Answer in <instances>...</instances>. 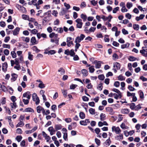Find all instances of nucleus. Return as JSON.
I'll list each match as a JSON object with an SVG mask.
<instances>
[{
  "mask_svg": "<svg viewBox=\"0 0 147 147\" xmlns=\"http://www.w3.org/2000/svg\"><path fill=\"white\" fill-rule=\"evenodd\" d=\"M32 98L33 101L35 102V104L36 105H38L39 103V99L36 93H34L33 94Z\"/></svg>",
  "mask_w": 147,
  "mask_h": 147,
  "instance_id": "obj_1",
  "label": "nucleus"
},
{
  "mask_svg": "<svg viewBox=\"0 0 147 147\" xmlns=\"http://www.w3.org/2000/svg\"><path fill=\"white\" fill-rule=\"evenodd\" d=\"M113 65L114 67L113 70L115 73H116L117 71V70H119L120 69V64L118 62H115L113 63Z\"/></svg>",
  "mask_w": 147,
  "mask_h": 147,
  "instance_id": "obj_2",
  "label": "nucleus"
},
{
  "mask_svg": "<svg viewBox=\"0 0 147 147\" xmlns=\"http://www.w3.org/2000/svg\"><path fill=\"white\" fill-rule=\"evenodd\" d=\"M75 22L77 23L76 24L77 28H82L83 25L82 20L80 18H78L75 20Z\"/></svg>",
  "mask_w": 147,
  "mask_h": 147,
  "instance_id": "obj_3",
  "label": "nucleus"
},
{
  "mask_svg": "<svg viewBox=\"0 0 147 147\" xmlns=\"http://www.w3.org/2000/svg\"><path fill=\"white\" fill-rule=\"evenodd\" d=\"M85 37V36L83 34H81L80 36H77L76 38L75 42H78L79 43Z\"/></svg>",
  "mask_w": 147,
  "mask_h": 147,
  "instance_id": "obj_4",
  "label": "nucleus"
},
{
  "mask_svg": "<svg viewBox=\"0 0 147 147\" xmlns=\"http://www.w3.org/2000/svg\"><path fill=\"white\" fill-rule=\"evenodd\" d=\"M112 131H115L116 134H120L121 132L120 129L119 127H116L115 126H112Z\"/></svg>",
  "mask_w": 147,
  "mask_h": 147,
  "instance_id": "obj_5",
  "label": "nucleus"
},
{
  "mask_svg": "<svg viewBox=\"0 0 147 147\" xmlns=\"http://www.w3.org/2000/svg\"><path fill=\"white\" fill-rule=\"evenodd\" d=\"M101 62L100 61H97L95 60L92 63L93 64H94L95 65V68L96 69L100 68L101 66Z\"/></svg>",
  "mask_w": 147,
  "mask_h": 147,
  "instance_id": "obj_6",
  "label": "nucleus"
},
{
  "mask_svg": "<svg viewBox=\"0 0 147 147\" xmlns=\"http://www.w3.org/2000/svg\"><path fill=\"white\" fill-rule=\"evenodd\" d=\"M90 121L89 119H86L85 120H82L80 122V124L81 125L85 126L87 125V124L90 123Z\"/></svg>",
  "mask_w": 147,
  "mask_h": 147,
  "instance_id": "obj_7",
  "label": "nucleus"
},
{
  "mask_svg": "<svg viewBox=\"0 0 147 147\" xmlns=\"http://www.w3.org/2000/svg\"><path fill=\"white\" fill-rule=\"evenodd\" d=\"M37 111L38 113H40L42 112L43 115L45 113V109L40 106H38L36 108Z\"/></svg>",
  "mask_w": 147,
  "mask_h": 147,
  "instance_id": "obj_8",
  "label": "nucleus"
},
{
  "mask_svg": "<svg viewBox=\"0 0 147 147\" xmlns=\"http://www.w3.org/2000/svg\"><path fill=\"white\" fill-rule=\"evenodd\" d=\"M31 96V94L30 93V92L28 91L24 93L23 95V97H26L28 99H30Z\"/></svg>",
  "mask_w": 147,
  "mask_h": 147,
  "instance_id": "obj_9",
  "label": "nucleus"
},
{
  "mask_svg": "<svg viewBox=\"0 0 147 147\" xmlns=\"http://www.w3.org/2000/svg\"><path fill=\"white\" fill-rule=\"evenodd\" d=\"M53 29L54 31H57L59 33H63V28L61 27L57 28L56 27H54Z\"/></svg>",
  "mask_w": 147,
  "mask_h": 147,
  "instance_id": "obj_10",
  "label": "nucleus"
},
{
  "mask_svg": "<svg viewBox=\"0 0 147 147\" xmlns=\"http://www.w3.org/2000/svg\"><path fill=\"white\" fill-rule=\"evenodd\" d=\"M20 28L19 27L16 28L13 30V34L14 36L18 35L19 32Z\"/></svg>",
  "mask_w": 147,
  "mask_h": 147,
  "instance_id": "obj_11",
  "label": "nucleus"
},
{
  "mask_svg": "<svg viewBox=\"0 0 147 147\" xmlns=\"http://www.w3.org/2000/svg\"><path fill=\"white\" fill-rule=\"evenodd\" d=\"M48 131L50 132V135H52L55 133V131L53 127H50L48 129Z\"/></svg>",
  "mask_w": 147,
  "mask_h": 147,
  "instance_id": "obj_12",
  "label": "nucleus"
},
{
  "mask_svg": "<svg viewBox=\"0 0 147 147\" xmlns=\"http://www.w3.org/2000/svg\"><path fill=\"white\" fill-rule=\"evenodd\" d=\"M7 64L6 62L3 63L2 64V69L3 71L5 72L7 71Z\"/></svg>",
  "mask_w": 147,
  "mask_h": 147,
  "instance_id": "obj_13",
  "label": "nucleus"
},
{
  "mask_svg": "<svg viewBox=\"0 0 147 147\" xmlns=\"http://www.w3.org/2000/svg\"><path fill=\"white\" fill-rule=\"evenodd\" d=\"M106 111L110 113V114L111 115H113L114 114V113L113 112V109L111 107H107L106 108Z\"/></svg>",
  "mask_w": 147,
  "mask_h": 147,
  "instance_id": "obj_14",
  "label": "nucleus"
},
{
  "mask_svg": "<svg viewBox=\"0 0 147 147\" xmlns=\"http://www.w3.org/2000/svg\"><path fill=\"white\" fill-rule=\"evenodd\" d=\"M10 105L11 107V110L14 109L17 107V105L16 102L11 103L10 104Z\"/></svg>",
  "mask_w": 147,
  "mask_h": 147,
  "instance_id": "obj_15",
  "label": "nucleus"
},
{
  "mask_svg": "<svg viewBox=\"0 0 147 147\" xmlns=\"http://www.w3.org/2000/svg\"><path fill=\"white\" fill-rule=\"evenodd\" d=\"M140 53L144 57H147V51H146L144 49L140 50Z\"/></svg>",
  "mask_w": 147,
  "mask_h": 147,
  "instance_id": "obj_16",
  "label": "nucleus"
},
{
  "mask_svg": "<svg viewBox=\"0 0 147 147\" xmlns=\"http://www.w3.org/2000/svg\"><path fill=\"white\" fill-rule=\"evenodd\" d=\"M129 112V110L127 109H123L121 110V113L123 114H128Z\"/></svg>",
  "mask_w": 147,
  "mask_h": 147,
  "instance_id": "obj_17",
  "label": "nucleus"
},
{
  "mask_svg": "<svg viewBox=\"0 0 147 147\" xmlns=\"http://www.w3.org/2000/svg\"><path fill=\"white\" fill-rule=\"evenodd\" d=\"M11 76H12L11 80L13 81H14L16 80L18 77V75L15 73L11 74Z\"/></svg>",
  "mask_w": 147,
  "mask_h": 147,
  "instance_id": "obj_18",
  "label": "nucleus"
},
{
  "mask_svg": "<svg viewBox=\"0 0 147 147\" xmlns=\"http://www.w3.org/2000/svg\"><path fill=\"white\" fill-rule=\"evenodd\" d=\"M145 15L144 14H141L139 16H137L136 18V20L137 21H139L140 20L142 19L144 17Z\"/></svg>",
  "mask_w": 147,
  "mask_h": 147,
  "instance_id": "obj_19",
  "label": "nucleus"
},
{
  "mask_svg": "<svg viewBox=\"0 0 147 147\" xmlns=\"http://www.w3.org/2000/svg\"><path fill=\"white\" fill-rule=\"evenodd\" d=\"M24 111L25 112H29L31 113H34V112L33 109L32 108L30 107H28L26 109H24Z\"/></svg>",
  "mask_w": 147,
  "mask_h": 147,
  "instance_id": "obj_20",
  "label": "nucleus"
},
{
  "mask_svg": "<svg viewBox=\"0 0 147 147\" xmlns=\"http://www.w3.org/2000/svg\"><path fill=\"white\" fill-rule=\"evenodd\" d=\"M30 42L33 45L36 44L37 43L36 38L34 37H32L31 38Z\"/></svg>",
  "mask_w": 147,
  "mask_h": 147,
  "instance_id": "obj_21",
  "label": "nucleus"
},
{
  "mask_svg": "<svg viewBox=\"0 0 147 147\" xmlns=\"http://www.w3.org/2000/svg\"><path fill=\"white\" fill-rule=\"evenodd\" d=\"M58 71L59 72L61 75H63L65 73V71L62 67L58 69Z\"/></svg>",
  "mask_w": 147,
  "mask_h": 147,
  "instance_id": "obj_22",
  "label": "nucleus"
},
{
  "mask_svg": "<svg viewBox=\"0 0 147 147\" xmlns=\"http://www.w3.org/2000/svg\"><path fill=\"white\" fill-rule=\"evenodd\" d=\"M58 36V35L57 34H55L54 32H52L49 35V37L51 38H53V37L57 38Z\"/></svg>",
  "mask_w": 147,
  "mask_h": 147,
  "instance_id": "obj_23",
  "label": "nucleus"
},
{
  "mask_svg": "<svg viewBox=\"0 0 147 147\" xmlns=\"http://www.w3.org/2000/svg\"><path fill=\"white\" fill-rule=\"evenodd\" d=\"M80 17L81 18L83 19L84 22H85L87 19V17L83 13L81 15Z\"/></svg>",
  "mask_w": 147,
  "mask_h": 147,
  "instance_id": "obj_24",
  "label": "nucleus"
},
{
  "mask_svg": "<svg viewBox=\"0 0 147 147\" xmlns=\"http://www.w3.org/2000/svg\"><path fill=\"white\" fill-rule=\"evenodd\" d=\"M24 125V123L22 121H20L16 125V127H22Z\"/></svg>",
  "mask_w": 147,
  "mask_h": 147,
  "instance_id": "obj_25",
  "label": "nucleus"
},
{
  "mask_svg": "<svg viewBox=\"0 0 147 147\" xmlns=\"http://www.w3.org/2000/svg\"><path fill=\"white\" fill-rule=\"evenodd\" d=\"M111 141L110 140V138L107 139L105 142V144L107 146H109L111 143Z\"/></svg>",
  "mask_w": 147,
  "mask_h": 147,
  "instance_id": "obj_26",
  "label": "nucleus"
},
{
  "mask_svg": "<svg viewBox=\"0 0 147 147\" xmlns=\"http://www.w3.org/2000/svg\"><path fill=\"white\" fill-rule=\"evenodd\" d=\"M62 126L61 125H56L55 126L56 130H60L62 128Z\"/></svg>",
  "mask_w": 147,
  "mask_h": 147,
  "instance_id": "obj_27",
  "label": "nucleus"
},
{
  "mask_svg": "<svg viewBox=\"0 0 147 147\" xmlns=\"http://www.w3.org/2000/svg\"><path fill=\"white\" fill-rule=\"evenodd\" d=\"M129 46V44L128 43H127L125 44L122 45H121V48L122 49H124L126 48H127Z\"/></svg>",
  "mask_w": 147,
  "mask_h": 147,
  "instance_id": "obj_28",
  "label": "nucleus"
},
{
  "mask_svg": "<svg viewBox=\"0 0 147 147\" xmlns=\"http://www.w3.org/2000/svg\"><path fill=\"white\" fill-rule=\"evenodd\" d=\"M123 138V134H120L119 136H117L115 137V139L117 140H120L122 139Z\"/></svg>",
  "mask_w": 147,
  "mask_h": 147,
  "instance_id": "obj_29",
  "label": "nucleus"
},
{
  "mask_svg": "<svg viewBox=\"0 0 147 147\" xmlns=\"http://www.w3.org/2000/svg\"><path fill=\"white\" fill-rule=\"evenodd\" d=\"M89 72L91 73H93L95 70L94 66H90L89 68Z\"/></svg>",
  "mask_w": 147,
  "mask_h": 147,
  "instance_id": "obj_30",
  "label": "nucleus"
},
{
  "mask_svg": "<svg viewBox=\"0 0 147 147\" xmlns=\"http://www.w3.org/2000/svg\"><path fill=\"white\" fill-rule=\"evenodd\" d=\"M105 117L106 115L105 114L103 113H101L100 116V120L102 121H103L104 120Z\"/></svg>",
  "mask_w": 147,
  "mask_h": 147,
  "instance_id": "obj_31",
  "label": "nucleus"
},
{
  "mask_svg": "<svg viewBox=\"0 0 147 147\" xmlns=\"http://www.w3.org/2000/svg\"><path fill=\"white\" fill-rule=\"evenodd\" d=\"M136 59L137 58L132 56H129L128 58V59L130 61H133L136 60Z\"/></svg>",
  "mask_w": 147,
  "mask_h": 147,
  "instance_id": "obj_32",
  "label": "nucleus"
},
{
  "mask_svg": "<svg viewBox=\"0 0 147 147\" xmlns=\"http://www.w3.org/2000/svg\"><path fill=\"white\" fill-rule=\"evenodd\" d=\"M90 113L92 115H94L95 114V110L94 109L91 108L89 110Z\"/></svg>",
  "mask_w": 147,
  "mask_h": 147,
  "instance_id": "obj_33",
  "label": "nucleus"
},
{
  "mask_svg": "<svg viewBox=\"0 0 147 147\" xmlns=\"http://www.w3.org/2000/svg\"><path fill=\"white\" fill-rule=\"evenodd\" d=\"M112 91L117 93L119 96H121V92L119 90L116 88H114L112 89Z\"/></svg>",
  "mask_w": 147,
  "mask_h": 147,
  "instance_id": "obj_34",
  "label": "nucleus"
},
{
  "mask_svg": "<svg viewBox=\"0 0 147 147\" xmlns=\"http://www.w3.org/2000/svg\"><path fill=\"white\" fill-rule=\"evenodd\" d=\"M37 1V0H32L31 1L29 2L28 4L30 5H34L36 3Z\"/></svg>",
  "mask_w": 147,
  "mask_h": 147,
  "instance_id": "obj_35",
  "label": "nucleus"
},
{
  "mask_svg": "<svg viewBox=\"0 0 147 147\" xmlns=\"http://www.w3.org/2000/svg\"><path fill=\"white\" fill-rule=\"evenodd\" d=\"M79 116L81 119H84L85 117V114L82 112H80V113Z\"/></svg>",
  "mask_w": 147,
  "mask_h": 147,
  "instance_id": "obj_36",
  "label": "nucleus"
},
{
  "mask_svg": "<svg viewBox=\"0 0 147 147\" xmlns=\"http://www.w3.org/2000/svg\"><path fill=\"white\" fill-rule=\"evenodd\" d=\"M28 59L30 61L32 60L33 58V55L31 54V53L30 52H28Z\"/></svg>",
  "mask_w": 147,
  "mask_h": 147,
  "instance_id": "obj_37",
  "label": "nucleus"
},
{
  "mask_svg": "<svg viewBox=\"0 0 147 147\" xmlns=\"http://www.w3.org/2000/svg\"><path fill=\"white\" fill-rule=\"evenodd\" d=\"M82 72L83 76H87V71L86 69H82Z\"/></svg>",
  "mask_w": 147,
  "mask_h": 147,
  "instance_id": "obj_38",
  "label": "nucleus"
},
{
  "mask_svg": "<svg viewBox=\"0 0 147 147\" xmlns=\"http://www.w3.org/2000/svg\"><path fill=\"white\" fill-rule=\"evenodd\" d=\"M133 6V4L131 3L128 2L126 4V6L128 9H130Z\"/></svg>",
  "mask_w": 147,
  "mask_h": 147,
  "instance_id": "obj_39",
  "label": "nucleus"
},
{
  "mask_svg": "<svg viewBox=\"0 0 147 147\" xmlns=\"http://www.w3.org/2000/svg\"><path fill=\"white\" fill-rule=\"evenodd\" d=\"M118 80L120 81L124 80L125 79V78L122 75H119L118 77Z\"/></svg>",
  "mask_w": 147,
  "mask_h": 147,
  "instance_id": "obj_40",
  "label": "nucleus"
},
{
  "mask_svg": "<svg viewBox=\"0 0 147 147\" xmlns=\"http://www.w3.org/2000/svg\"><path fill=\"white\" fill-rule=\"evenodd\" d=\"M95 141L96 143L97 144L98 146H99L100 145V141L99 139L97 138H96L95 139Z\"/></svg>",
  "mask_w": 147,
  "mask_h": 147,
  "instance_id": "obj_41",
  "label": "nucleus"
},
{
  "mask_svg": "<svg viewBox=\"0 0 147 147\" xmlns=\"http://www.w3.org/2000/svg\"><path fill=\"white\" fill-rule=\"evenodd\" d=\"M140 98H144V95L143 92L141 90H140L139 92Z\"/></svg>",
  "mask_w": 147,
  "mask_h": 147,
  "instance_id": "obj_42",
  "label": "nucleus"
},
{
  "mask_svg": "<svg viewBox=\"0 0 147 147\" xmlns=\"http://www.w3.org/2000/svg\"><path fill=\"white\" fill-rule=\"evenodd\" d=\"M29 99H23L22 101L24 102V104L25 105H27L28 104L29 102Z\"/></svg>",
  "mask_w": 147,
  "mask_h": 147,
  "instance_id": "obj_43",
  "label": "nucleus"
},
{
  "mask_svg": "<svg viewBox=\"0 0 147 147\" xmlns=\"http://www.w3.org/2000/svg\"><path fill=\"white\" fill-rule=\"evenodd\" d=\"M133 28L134 29L136 30H138L139 28V26L138 25L135 24L133 25Z\"/></svg>",
  "mask_w": 147,
  "mask_h": 147,
  "instance_id": "obj_44",
  "label": "nucleus"
},
{
  "mask_svg": "<svg viewBox=\"0 0 147 147\" xmlns=\"http://www.w3.org/2000/svg\"><path fill=\"white\" fill-rule=\"evenodd\" d=\"M38 87L40 88H42L45 87V85L42 82H41V83H40L38 85Z\"/></svg>",
  "mask_w": 147,
  "mask_h": 147,
  "instance_id": "obj_45",
  "label": "nucleus"
},
{
  "mask_svg": "<svg viewBox=\"0 0 147 147\" xmlns=\"http://www.w3.org/2000/svg\"><path fill=\"white\" fill-rule=\"evenodd\" d=\"M12 57L13 58H15L16 57V54L14 51H12L11 52Z\"/></svg>",
  "mask_w": 147,
  "mask_h": 147,
  "instance_id": "obj_46",
  "label": "nucleus"
},
{
  "mask_svg": "<svg viewBox=\"0 0 147 147\" xmlns=\"http://www.w3.org/2000/svg\"><path fill=\"white\" fill-rule=\"evenodd\" d=\"M63 134V139L66 141L68 140L67 138V133H64Z\"/></svg>",
  "mask_w": 147,
  "mask_h": 147,
  "instance_id": "obj_47",
  "label": "nucleus"
},
{
  "mask_svg": "<svg viewBox=\"0 0 147 147\" xmlns=\"http://www.w3.org/2000/svg\"><path fill=\"white\" fill-rule=\"evenodd\" d=\"M130 108L132 110L135 109V105L134 103L130 104L129 105Z\"/></svg>",
  "mask_w": 147,
  "mask_h": 147,
  "instance_id": "obj_48",
  "label": "nucleus"
},
{
  "mask_svg": "<svg viewBox=\"0 0 147 147\" xmlns=\"http://www.w3.org/2000/svg\"><path fill=\"white\" fill-rule=\"evenodd\" d=\"M98 78L99 80H103L105 78L104 75L103 74L99 75Z\"/></svg>",
  "mask_w": 147,
  "mask_h": 147,
  "instance_id": "obj_49",
  "label": "nucleus"
},
{
  "mask_svg": "<svg viewBox=\"0 0 147 147\" xmlns=\"http://www.w3.org/2000/svg\"><path fill=\"white\" fill-rule=\"evenodd\" d=\"M56 53L55 51L54 50H51L49 51L47 53H48L49 55H53L55 54Z\"/></svg>",
  "mask_w": 147,
  "mask_h": 147,
  "instance_id": "obj_50",
  "label": "nucleus"
},
{
  "mask_svg": "<svg viewBox=\"0 0 147 147\" xmlns=\"http://www.w3.org/2000/svg\"><path fill=\"white\" fill-rule=\"evenodd\" d=\"M108 18V16L106 17L104 15H102L101 16V18L103 19V20L104 21H105L107 20V19Z\"/></svg>",
  "mask_w": 147,
  "mask_h": 147,
  "instance_id": "obj_51",
  "label": "nucleus"
},
{
  "mask_svg": "<svg viewBox=\"0 0 147 147\" xmlns=\"http://www.w3.org/2000/svg\"><path fill=\"white\" fill-rule=\"evenodd\" d=\"M4 108L5 109L6 112L8 113L9 115H10L11 112L9 109L6 106H5Z\"/></svg>",
  "mask_w": 147,
  "mask_h": 147,
  "instance_id": "obj_52",
  "label": "nucleus"
},
{
  "mask_svg": "<svg viewBox=\"0 0 147 147\" xmlns=\"http://www.w3.org/2000/svg\"><path fill=\"white\" fill-rule=\"evenodd\" d=\"M22 18L25 20H28L29 16H28L25 14H23L22 16Z\"/></svg>",
  "mask_w": 147,
  "mask_h": 147,
  "instance_id": "obj_53",
  "label": "nucleus"
},
{
  "mask_svg": "<svg viewBox=\"0 0 147 147\" xmlns=\"http://www.w3.org/2000/svg\"><path fill=\"white\" fill-rule=\"evenodd\" d=\"M16 132L19 134H21L22 133V131L21 129L18 128L16 130Z\"/></svg>",
  "mask_w": 147,
  "mask_h": 147,
  "instance_id": "obj_54",
  "label": "nucleus"
},
{
  "mask_svg": "<svg viewBox=\"0 0 147 147\" xmlns=\"http://www.w3.org/2000/svg\"><path fill=\"white\" fill-rule=\"evenodd\" d=\"M104 40L105 42H109V36L107 35H105L104 38Z\"/></svg>",
  "mask_w": 147,
  "mask_h": 147,
  "instance_id": "obj_55",
  "label": "nucleus"
},
{
  "mask_svg": "<svg viewBox=\"0 0 147 147\" xmlns=\"http://www.w3.org/2000/svg\"><path fill=\"white\" fill-rule=\"evenodd\" d=\"M122 32L123 34H124L125 35L128 34V32L125 29L123 28L122 30Z\"/></svg>",
  "mask_w": 147,
  "mask_h": 147,
  "instance_id": "obj_56",
  "label": "nucleus"
},
{
  "mask_svg": "<svg viewBox=\"0 0 147 147\" xmlns=\"http://www.w3.org/2000/svg\"><path fill=\"white\" fill-rule=\"evenodd\" d=\"M119 9V7H116L115 8H114L113 10V13H116L117 11H118Z\"/></svg>",
  "mask_w": 147,
  "mask_h": 147,
  "instance_id": "obj_57",
  "label": "nucleus"
},
{
  "mask_svg": "<svg viewBox=\"0 0 147 147\" xmlns=\"http://www.w3.org/2000/svg\"><path fill=\"white\" fill-rule=\"evenodd\" d=\"M22 138V137L20 136H17L16 138V140L18 142H20L21 141Z\"/></svg>",
  "mask_w": 147,
  "mask_h": 147,
  "instance_id": "obj_58",
  "label": "nucleus"
},
{
  "mask_svg": "<svg viewBox=\"0 0 147 147\" xmlns=\"http://www.w3.org/2000/svg\"><path fill=\"white\" fill-rule=\"evenodd\" d=\"M9 51L7 49H5L3 51L4 54L6 56L8 55L9 54Z\"/></svg>",
  "mask_w": 147,
  "mask_h": 147,
  "instance_id": "obj_59",
  "label": "nucleus"
},
{
  "mask_svg": "<svg viewBox=\"0 0 147 147\" xmlns=\"http://www.w3.org/2000/svg\"><path fill=\"white\" fill-rule=\"evenodd\" d=\"M128 88L130 91H133L135 90V88L131 85L129 86Z\"/></svg>",
  "mask_w": 147,
  "mask_h": 147,
  "instance_id": "obj_60",
  "label": "nucleus"
},
{
  "mask_svg": "<svg viewBox=\"0 0 147 147\" xmlns=\"http://www.w3.org/2000/svg\"><path fill=\"white\" fill-rule=\"evenodd\" d=\"M120 127L123 129H127V127L125 126V124L123 123H122Z\"/></svg>",
  "mask_w": 147,
  "mask_h": 147,
  "instance_id": "obj_61",
  "label": "nucleus"
},
{
  "mask_svg": "<svg viewBox=\"0 0 147 147\" xmlns=\"http://www.w3.org/2000/svg\"><path fill=\"white\" fill-rule=\"evenodd\" d=\"M3 47L4 48H7L9 49L10 48V46L9 45L3 44Z\"/></svg>",
  "mask_w": 147,
  "mask_h": 147,
  "instance_id": "obj_62",
  "label": "nucleus"
},
{
  "mask_svg": "<svg viewBox=\"0 0 147 147\" xmlns=\"http://www.w3.org/2000/svg\"><path fill=\"white\" fill-rule=\"evenodd\" d=\"M11 99L13 102H15L16 100V97L14 96H12L11 97Z\"/></svg>",
  "mask_w": 147,
  "mask_h": 147,
  "instance_id": "obj_63",
  "label": "nucleus"
},
{
  "mask_svg": "<svg viewBox=\"0 0 147 147\" xmlns=\"http://www.w3.org/2000/svg\"><path fill=\"white\" fill-rule=\"evenodd\" d=\"M121 11L122 12H126L128 11L127 9L126 8L125 6L122 7L121 9Z\"/></svg>",
  "mask_w": 147,
  "mask_h": 147,
  "instance_id": "obj_64",
  "label": "nucleus"
}]
</instances>
